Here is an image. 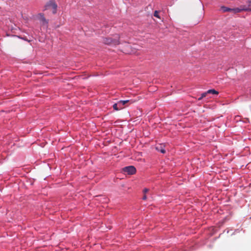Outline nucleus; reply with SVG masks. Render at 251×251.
Segmentation results:
<instances>
[{
  "label": "nucleus",
  "instance_id": "1",
  "mask_svg": "<svg viewBox=\"0 0 251 251\" xmlns=\"http://www.w3.org/2000/svg\"><path fill=\"white\" fill-rule=\"evenodd\" d=\"M102 42L104 44L110 46H115L122 43L120 37L118 34H116L113 37H107L103 38Z\"/></svg>",
  "mask_w": 251,
  "mask_h": 251
},
{
  "label": "nucleus",
  "instance_id": "2",
  "mask_svg": "<svg viewBox=\"0 0 251 251\" xmlns=\"http://www.w3.org/2000/svg\"><path fill=\"white\" fill-rule=\"evenodd\" d=\"M52 8V13L55 14L57 12V5L53 0H50L47 2L45 5L44 10H48L50 8Z\"/></svg>",
  "mask_w": 251,
  "mask_h": 251
},
{
  "label": "nucleus",
  "instance_id": "3",
  "mask_svg": "<svg viewBox=\"0 0 251 251\" xmlns=\"http://www.w3.org/2000/svg\"><path fill=\"white\" fill-rule=\"evenodd\" d=\"M123 171L125 173H126L128 175H132L136 173V170L134 166H128L124 167L123 169Z\"/></svg>",
  "mask_w": 251,
  "mask_h": 251
},
{
  "label": "nucleus",
  "instance_id": "4",
  "mask_svg": "<svg viewBox=\"0 0 251 251\" xmlns=\"http://www.w3.org/2000/svg\"><path fill=\"white\" fill-rule=\"evenodd\" d=\"M165 147V146L164 144H159L156 145L155 149L157 151L162 153H165L166 152Z\"/></svg>",
  "mask_w": 251,
  "mask_h": 251
},
{
  "label": "nucleus",
  "instance_id": "5",
  "mask_svg": "<svg viewBox=\"0 0 251 251\" xmlns=\"http://www.w3.org/2000/svg\"><path fill=\"white\" fill-rule=\"evenodd\" d=\"M113 108L115 110L118 111L123 109V107H122V106L119 104V102L118 101L117 103L113 104Z\"/></svg>",
  "mask_w": 251,
  "mask_h": 251
},
{
  "label": "nucleus",
  "instance_id": "6",
  "mask_svg": "<svg viewBox=\"0 0 251 251\" xmlns=\"http://www.w3.org/2000/svg\"><path fill=\"white\" fill-rule=\"evenodd\" d=\"M207 93L208 94L218 95L219 92L215 89H209L207 91Z\"/></svg>",
  "mask_w": 251,
  "mask_h": 251
},
{
  "label": "nucleus",
  "instance_id": "7",
  "mask_svg": "<svg viewBox=\"0 0 251 251\" xmlns=\"http://www.w3.org/2000/svg\"><path fill=\"white\" fill-rule=\"evenodd\" d=\"M39 15L40 16V20L43 23V24L47 25L48 24V22L45 18L44 15L42 13H40Z\"/></svg>",
  "mask_w": 251,
  "mask_h": 251
},
{
  "label": "nucleus",
  "instance_id": "8",
  "mask_svg": "<svg viewBox=\"0 0 251 251\" xmlns=\"http://www.w3.org/2000/svg\"><path fill=\"white\" fill-rule=\"evenodd\" d=\"M130 100H119V104L121 105L122 106V107H123V106L126 104V103H127L128 102H129Z\"/></svg>",
  "mask_w": 251,
  "mask_h": 251
},
{
  "label": "nucleus",
  "instance_id": "9",
  "mask_svg": "<svg viewBox=\"0 0 251 251\" xmlns=\"http://www.w3.org/2000/svg\"><path fill=\"white\" fill-rule=\"evenodd\" d=\"M207 94H208V93H207V91H206V92H204V93H202L201 94V97L198 99V100H202L203 98L205 97Z\"/></svg>",
  "mask_w": 251,
  "mask_h": 251
},
{
  "label": "nucleus",
  "instance_id": "10",
  "mask_svg": "<svg viewBox=\"0 0 251 251\" xmlns=\"http://www.w3.org/2000/svg\"><path fill=\"white\" fill-rule=\"evenodd\" d=\"M222 9L224 12L230 11L232 10V9H231L230 8H228V7H225V6L223 7Z\"/></svg>",
  "mask_w": 251,
  "mask_h": 251
},
{
  "label": "nucleus",
  "instance_id": "11",
  "mask_svg": "<svg viewBox=\"0 0 251 251\" xmlns=\"http://www.w3.org/2000/svg\"><path fill=\"white\" fill-rule=\"evenodd\" d=\"M158 13H159V12H158V11L155 10V11H154V14H153V15H154V17H156V18H157L160 19V16H159V15Z\"/></svg>",
  "mask_w": 251,
  "mask_h": 251
},
{
  "label": "nucleus",
  "instance_id": "12",
  "mask_svg": "<svg viewBox=\"0 0 251 251\" xmlns=\"http://www.w3.org/2000/svg\"><path fill=\"white\" fill-rule=\"evenodd\" d=\"M148 191H149V189H147V188H145V189H144V190H143V192L145 193H146V192H148Z\"/></svg>",
  "mask_w": 251,
  "mask_h": 251
},
{
  "label": "nucleus",
  "instance_id": "13",
  "mask_svg": "<svg viewBox=\"0 0 251 251\" xmlns=\"http://www.w3.org/2000/svg\"><path fill=\"white\" fill-rule=\"evenodd\" d=\"M142 199H143V200H146V199H147V196H146V195H144V196L143 197Z\"/></svg>",
  "mask_w": 251,
  "mask_h": 251
}]
</instances>
